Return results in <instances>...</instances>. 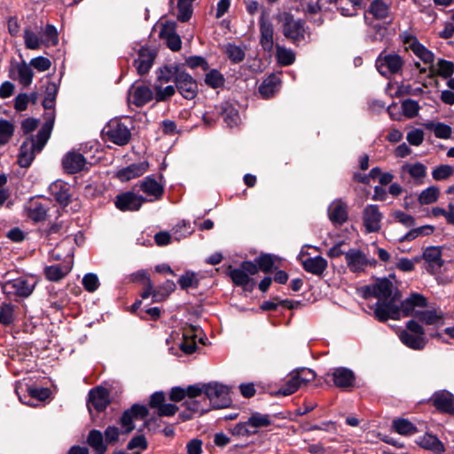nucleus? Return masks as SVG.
<instances>
[{
    "mask_svg": "<svg viewBox=\"0 0 454 454\" xmlns=\"http://www.w3.org/2000/svg\"><path fill=\"white\" fill-rule=\"evenodd\" d=\"M358 292L364 299H378L373 307V316L377 320L386 322L388 319H399V306L396 302L401 295L390 280L378 279L373 285L362 286Z\"/></svg>",
    "mask_w": 454,
    "mask_h": 454,
    "instance_id": "f257e3e1",
    "label": "nucleus"
},
{
    "mask_svg": "<svg viewBox=\"0 0 454 454\" xmlns=\"http://www.w3.org/2000/svg\"><path fill=\"white\" fill-rule=\"evenodd\" d=\"M53 118L48 120L36 136L27 137L21 145L18 162L21 168H27L48 142L53 128Z\"/></svg>",
    "mask_w": 454,
    "mask_h": 454,
    "instance_id": "f03ea898",
    "label": "nucleus"
},
{
    "mask_svg": "<svg viewBox=\"0 0 454 454\" xmlns=\"http://www.w3.org/2000/svg\"><path fill=\"white\" fill-rule=\"evenodd\" d=\"M278 20L281 23L283 35L286 38L296 44L305 40L306 27L302 20L294 19V15L284 12L278 16Z\"/></svg>",
    "mask_w": 454,
    "mask_h": 454,
    "instance_id": "7ed1b4c3",
    "label": "nucleus"
},
{
    "mask_svg": "<svg viewBox=\"0 0 454 454\" xmlns=\"http://www.w3.org/2000/svg\"><path fill=\"white\" fill-rule=\"evenodd\" d=\"M399 339L406 347L414 350H422L427 344L425 329L414 319L406 323V330L400 332Z\"/></svg>",
    "mask_w": 454,
    "mask_h": 454,
    "instance_id": "20e7f679",
    "label": "nucleus"
},
{
    "mask_svg": "<svg viewBox=\"0 0 454 454\" xmlns=\"http://www.w3.org/2000/svg\"><path fill=\"white\" fill-rule=\"evenodd\" d=\"M205 397L214 409L225 408L231 403L229 387L218 382L206 383Z\"/></svg>",
    "mask_w": 454,
    "mask_h": 454,
    "instance_id": "39448f33",
    "label": "nucleus"
},
{
    "mask_svg": "<svg viewBox=\"0 0 454 454\" xmlns=\"http://www.w3.org/2000/svg\"><path fill=\"white\" fill-rule=\"evenodd\" d=\"M404 61L396 53L381 52L376 59V67L380 74L385 77L396 74L403 69Z\"/></svg>",
    "mask_w": 454,
    "mask_h": 454,
    "instance_id": "423d86ee",
    "label": "nucleus"
},
{
    "mask_svg": "<svg viewBox=\"0 0 454 454\" xmlns=\"http://www.w3.org/2000/svg\"><path fill=\"white\" fill-rule=\"evenodd\" d=\"M104 133L109 141L118 145H127L131 138L129 128L116 119L108 122L104 129Z\"/></svg>",
    "mask_w": 454,
    "mask_h": 454,
    "instance_id": "0eeeda50",
    "label": "nucleus"
},
{
    "mask_svg": "<svg viewBox=\"0 0 454 454\" xmlns=\"http://www.w3.org/2000/svg\"><path fill=\"white\" fill-rule=\"evenodd\" d=\"M345 261L348 270L353 273H360L365 270L369 265H375L374 259H369L361 250L351 248L345 253Z\"/></svg>",
    "mask_w": 454,
    "mask_h": 454,
    "instance_id": "6e6552de",
    "label": "nucleus"
},
{
    "mask_svg": "<svg viewBox=\"0 0 454 454\" xmlns=\"http://www.w3.org/2000/svg\"><path fill=\"white\" fill-rule=\"evenodd\" d=\"M148 413L149 411L145 405L137 403L126 410L120 419L122 433L128 434L132 432L135 429L134 419H143Z\"/></svg>",
    "mask_w": 454,
    "mask_h": 454,
    "instance_id": "1a4fd4ad",
    "label": "nucleus"
},
{
    "mask_svg": "<svg viewBox=\"0 0 454 454\" xmlns=\"http://www.w3.org/2000/svg\"><path fill=\"white\" fill-rule=\"evenodd\" d=\"M427 299L423 294L412 293L398 305L399 314L402 312L404 317H413L416 318V314L427 308Z\"/></svg>",
    "mask_w": 454,
    "mask_h": 454,
    "instance_id": "9d476101",
    "label": "nucleus"
},
{
    "mask_svg": "<svg viewBox=\"0 0 454 454\" xmlns=\"http://www.w3.org/2000/svg\"><path fill=\"white\" fill-rule=\"evenodd\" d=\"M176 88L186 99H193L198 93V84L195 79L184 71L176 74L175 78Z\"/></svg>",
    "mask_w": 454,
    "mask_h": 454,
    "instance_id": "9b49d317",
    "label": "nucleus"
},
{
    "mask_svg": "<svg viewBox=\"0 0 454 454\" xmlns=\"http://www.w3.org/2000/svg\"><path fill=\"white\" fill-rule=\"evenodd\" d=\"M429 401L438 411L454 416V395L450 391L438 390Z\"/></svg>",
    "mask_w": 454,
    "mask_h": 454,
    "instance_id": "f8f14e48",
    "label": "nucleus"
},
{
    "mask_svg": "<svg viewBox=\"0 0 454 454\" xmlns=\"http://www.w3.org/2000/svg\"><path fill=\"white\" fill-rule=\"evenodd\" d=\"M383 215L377 205H367L363 210V222L366 232H378L381 228Z\"/></svg>",
    "mask_w": 454,
    "mask_h": 454,
    "instance_id": "ddd939ff",
    "label": "nucleus"
},
{
    "mask_svg": "<svg viewBox=\"0 0 454 454\" xmlns=\"http://www.w3.org/2000/svg\"><path fill=\"white\" fill-rule=\"evenodd\" d=\"M146 199L131 192H127L116 196L115 206L121 211H137Z\"/></svg>",
    "mask_w": 454,
    "mask_h": 454,
    "instance_id": "4468645a",
    "label": "nucleus"
},
{
    "mask_svg": "<svg viewBox=\"0 0 454 454\" xmlns=\"http://www.w3.org/2000/svg\"><path fill=\"white\" fill-rule=\"evenodd\" d=\"M61 163L66 173L76 174L85 168L87 160L79 152L70 151L63 156Z\"/></svg>",
    "mask_w": 454,
    "mask_h": 454,
    "instance_id": "2eb2a0df",
    "label": "nucleus"
},
{
    "mask_svg": "<svg viewBox=\"0 0 454 454\" xmlns=\"http://www.w3.org/2000/svg\"><path fill=\"white\" fill-rule=\"evenodd\" d=\"M390 8V0H372L368 8V12L376 20H383L388 25L393 21V15Z\"/></svg>",
    "mask_w": 454,
    "mask_h": 454,
    "instance_id": "dca6fc26",
    "label": "nucleus"
},
{
    "mask_svg": "<svg viewBox=\"0 0 454 454\" xmlns=\"http://www.w3.org/2000/svg\"><path fill=\"white\" fill-rule=\"evenodd\" d=\"M109 403V393L106 388L98 387L90 391L87 406L90 413L92 408L98 412L105 411Z\"/></svg>",
    "mask_w": 454,
    "mask_h": 454,
    "instance_id": "f3484780",
    "label": "nucleus"
},
{
    "mask_svg": "<svg viewBox=\"0 0 454 454\" xmlns=\"http://www.w3.org/2000/svg\"><path fill=\"white\" fill-rule=\"evenodd\" d=\"M408 175L415 184H421L427 176V167L421 162L405 163L400 168V177L405 180Z\"/></svg>",
    "mask_w": 454,
    "mask_h": 454,
    "instance_id": "a211bd4d",
    "label": "nucleus"
},
{
    "mask_svg": "<svg viewBox=\"0 0 454 454\" xmlns=\"http://www.w3.org/2000/svg\"><path fill=\"white\" fill-rule=\"evenodd\" d=\"M3 290L8 294L27 297L32 294L34 285L29 284L27 279L20 278L6 282L3 286Z\"/></svg>",
    "mask_w": 454,
    "mask_h": 454,
    "instance_id": "6ab92c4d",
    "label": "nucleus"
},
{
    "mask_svg": "<svg viewBox=\"0 0 454 454\" xmlns=\"http://www.w3.org/2000/svg\"><path fill=\"white\" fill-rule=\"evenodd\" d=\"M335 387L347 389L353 387L356 382V376L352 370L346 367H338L331 373Z\"/></svg>",
    "mask_w": 454,
    "mask_h": 454,
    "instance_id": "aec40b11",
    "label": "nucleus"
},
{
    "mask_svg": "<svg viewBox=\"0 0 454 454\" xmlns=\"http://www.w3.org/2000/svg\"><path fill=\"white\" fill-rule=\"evenodd\" d=\"M140 190L145 193L149 199L146 201H154L160 200L164 193V187L158 183L152 176L145 177L139 184Z\"/></svg>",
    "mask_w": 454,
    "mask_h": 454,
    "instance_id": "412c9836",
    "label": "nucleus"
},
{
    "mask_svg": "<svg viewBox=\"0 0 454 454\" xmlns=\"http://www.w3.org/2000/svg\"><path fill=\"white\" fill-rule=\"evenodd\" d=\"M444 316L445 314L440 309H422L416 314V321L427 325L441 326L444 325Z\"/></svg>",
    "mask_w": 454,
    "mask_h": 454,
    "instance_id": "4be33fe9",
    "label": "nucleus"
},
{
    "mask_svg": "<svg viewBox=\"0 0 454 454\" xmlns=\"http://www.w3.org/2000/svg\"><path fill=\"white\" fill-rule=\"evenodd\" d=\"M72 268V261L63 262L59 264L46 266L44 268V275L49 281L58 282L67 276Z\"/></svg>",
    "mask_w": 454,
    "mask_h": 454,
    "instance_id": "5701e85b",
    "label": "nucleus"
},
{
    "mask_svg": "<svg viewBox=\"0 0 454 454\" xmlns=\"http://www.w3.org/2000/svg\"><path fill=\"white\" fill-rule=\"evenodd\" d=\"M149 168V164L146 161H141L137 163H133L127 168L120 169L116 176L121 181H129L138 176H141L145 174Z\"/></svg>",
    "mask_w": 454,
    "mask_h": 454,
    "instance_id": "b1692460",
    "label": "nucleus"
},
{
    "mask_svg": "<svg viewBox=\"0 0 454 454\" xmlns=\"http://www.w3.org/2000/svg\"><path fill=\"white\" fill-rule=\"evenodd\" d=\"M423 258L427 263V271L432 274L436 273L442 266V251L439 247H427L423 253Z\"/></svg>",
    "mask_w": 454,
    "mask_h": 454,
    "instance_id": "393cba45",
    "label": "nucleus"
},
{
    "mask_svg": "<svg viewBox=\"0 0 454 454\" xmlns=\"http://www.w3.org/2000/svg\"><path fill=\"white\" fill-rule=\"evenodd\" d=\"M328 216L333 224L341 225L348 220L347 205L340 200L333 201L328 207Z\"/></svg>",
    "mask_w": 454,
    "mask_h": 454,
    "instance_id": "a878e982",
    "label": "nucleus"
},
{
    "mask_svg": "<svg viewBox=\"0 0 454 454\" xmlns=\"http://www.w3.org/2000/svg\"><path fill=\"white\" fill-rule=\"evenodd\" d=\"M50 192L62 206H67L71 201L70 187L62 181H56L50 185Z\"/></svg>",
    "mask_w": 454,
    "mask_h": 454,
    "instance_id": "bb28decb",
    "label": "nucleus"
},
{
    "mask_svg": "<svg viewBox=\"0 0 454 454\" xmlns=\"http://www.w3.org/2000/svg\"><path fill=\"white\" fill-rule=\"evenodd\" d=\"M301 264L307 272L317 276H321L328 265L327 261L320 255L304 259Z\"/></svg>",
    "mask_w": 454,
    "mask_h": 454,
    "instance_id": "cd10ccee",
    "label": "nucleus"
},
{
    "mask_svg": "<svg viewBox=\"0 0 454 454\" xmlns=\"http://www.w3.org/2000/svg\"><path fill=\"white\" fill-rule=\"evenodd\" d=\"M274 29L270 22L262 20L260 21V43L266 51H271L274 46Z\"/></svg>",
    "mask_w": 454,
    "mask_h": 454,
    "instance_id": "c85d7f7f",
    "label": "nucleus"
},
{
    "mask_svg": "<svg viewBox=\"0 0 454 454\" xmlns=\"http://www.w3.org/2000/svg\"><path fill=\"white\" fill-rule=\"evenodd\" d=\"M280 78L271 74L267 78H265L261 85L259 86V93L263 98H270L273 97L276 91L278 90L280 86Z\"/></svg>",
    "mask_w": 454,
    "mask_h": 454,
    "instance_id": "c756f323",
    "label": "nucleus"
},
{
    "mask_svg": "<svg viewBox=\"0 0 454 454\" xmlns=\"http://www.w3.org/2000/svg\"><path fill=\"white\" fill-rule=\"evenodd\" d=\"M229 276L234 285L242 286L245 290L252 291L254 286V281L247 275V272L239 269H230Z\"/></svg>",
    "mask_w": 454,
    "mask_h": 454,
    "instance_id": "7c9ffc66",
    "label": "nucleus"
},
{
    "mask_svg": "<svg viewBox=\"0 0 454 454\" xmlns=\"http://www.w3.org/2000/svg\"><path fill=\"white\" fill-rule=\"evenodd\" d=\"M132 89V102L137 106H143L154 98L152 89L148 86L138 85L133 86Z\"/></svg>",
    "mask_w": 454,
    "mask_h": 454,
    "instance_id": "2f4dec72",
    "label": "nucleus"
},
{
    "mask_svg": "<svg viewBox=\"0 0 454 454\" xmlns=\"http://www.w3.org/2000/svg\"><path fill=\"white\" fill-rule=\"evenodd\" d=\"M153 59L154 55L151 51L147 50H141L138 53V58L134 60V67L137 73L140 75L148 73L153 66Z\"/></svg>",
    "mask_w": 454,
    "mask_h": 454,
    "instance_id": "473e14b6",
    "label": "nucleus"
},
{
    "mask_svg": "<svg viewBox=\"0 0 454 454\" xmlns=\"http://www.w3.org/2000/svg\"><path fill=\"white\" fill-rule=\"evenodd\" d=\"M87 443L93 449L96 454H105L107 450V443L104 441L103 434L97 429L90 431Z\"/></svg>",
    "mask_w": 454,
    "mask_h": 454,
    "instance_id": "72a5a7b5",
    "label": "nucleus"
},
{
    "mask_svg": "<svg viewBox=\"0 0 454 454\" xmlns=\"http://www.w3.org/2000/svg\"><path fill=\"white\" fill-rule=\"evenodd\" d=\"M196 337L195 328L191 327L184 329L183 333V340L180 343V349L185 354L193 353L197 347Z\"/></svg>",
    "mask_w": 454,
    "mask_h": 454,
    "instance_id": "f704fd0d",
    "label": "nucleus"
},
{
    "mask_svg": "<svg viewBox=\"0 0 454 454\" xmlns=\"http://www.w3.org/2000/svg\"><path fill=\"white\" fill-rule=\"evenodd\" d=\"M417 443L426 449L432 450L436 453L444 451V446L442 442L435 436L431 434H426L417 442Z\"/></svg>",
    "mask_w": 454,
    "mask_h": 454,
    "instance_id": "c9c22d12",
    "label": "nucleus"
},
{
    "mask_svg": "<svg viewBox=\"0 0 454 454\" xmlns=\"http://www.w3.org/2000/svg\"><path fill=\"white\" fill-rule=\"evenodd\" d=\"M183 406L192 413L203 414L210 410L208 402H207V398L205 396L200 397V399H185L183 402Z\"/></svg>",
    "mask_w": 454,
    "mask_h": 454,
    "instance_id": "e433bc0d",
    "label": "nucleus"
},
{
    "mask_svg": "<svg viewBox=\"0 0 454 454\" xmlns=\"http://www.w3.org/2000/svg\"><path fill=\"white\" fill-rule=\"evenodd\" d=\"M222 116L228 127L237 126L239 121V114L238 110L230 103L226 102L222 105Z\"/></svg>",
    "mask_w": 454,
    "mask_h": 454,
    "instance_id": "4c0bfd02",
    "label": "nucleus"
},
{
    "mask_svg": "<svg viewBox=\"0 0 454 454\" xmlns=\"http://www.w3.org/2000/svg\"><path fill=\"white\" fill-rule=\"evenodd\" d=\"M160 36L166 40V43L171 51H177L181 49V38L171 27H164L160 31Z\"/></svg>",
    "mask_w": 454,
    "mask_h": 454,
    "instance_id": "58836bf2",
    "label": "nucleus"
},
{
    "mask_svg": "<svg viewBox=\"0 0 454 454\" xmlns=\"http://www.w3.org/2000/svg\"><path fill=\"white\" fill-rule=\"evenodd\" d=\"M393 429L402 435H412L418 432L417 427L406 419H396L392 423Z\"/></svg>",
    "mask_w": 454,
    "mask_h": 454,
    "instance_id": "ea45409f",
    "label": "nucleus"
},
{
    "mask_svg": "<svg viewBox=\"0 0 454 454\" xmlns=\"http://www.w3.org/2000/svg\"><path fill=\"white\" fill-rule=\"evenodd\" d=\"M176 289L173 280H166L162 285L153 290V302H160L167 299Z\"/></svg>",
    "mask_w": 454,
    "mask_h": 454,
    "instance_id": "a19ab883",
    "label": "nucleus"
},
{
    "mask_svg": "<svg viewBox=\"0 0 454 454\" xmlns=\"http://www.w3.org/2000/svg\"><path fill=\"white\" fill-rule=\"evenodd\" d=\"M427 129L434 132L438 138L448 139L451 137L452 129L450 126L442 122H428L425 124Z\"/></svg>",
    "mask_w": 454,
    "mask_h": 454,
    "instance_id": "79ce46f5",
    "label": "nucleus"
},
{
    "mask_svg": "<svg viewBox=\"0 0 454 454\" xmlns=\"http://www.w3.org/2000/svg\"><path fill=\"white\" fill-rule=\"evenodd\" d=\"M27 216L35 221L40 222L45 219L47 215V209L38 201H32L27 207Z\"/></svg>",
    "mask_w": 454,
    "mask_h": 454,
    "instance_id": "37998d69",
    "label": "nucleus"
},
{
    "mask_svg": "<svg viewBox=\"0 0 454 454\" xmlns=\"http://www.w3.org/2000/svg\"><path fill=\"white\" fill-rule=\"evenodd\" d=\"M301 386L302 385L300 382L298 376L294 371L289 374V378L286 383L278 389V394L284 396L290 395L297 391Z\"/></svg>",
    "mask_w": 454,
    "mask_h": 454,
    "instance_id": "c03bdc74",
    "label": "nucleus"
},
{
    "mask_svg": "<svg viewBox=\"0 0 454 454\" xmlns=\"http://www.w3.org/2000/svg\"><path fill=\"white\" fill-rule=\"evenodd\" d=\"M179 72L180 70L178 69L177 67L165 66L157 71V78L155 83L161 85L163 83H168L171 81L175 82L176 74Z\"/></svg>",
    "mask_w": 454,
    "mask_h": 454,
    "instance_id": "a18cd8bd",
    "label": "nucleus"
},
{
    "mask_svg": "<svg viewBox=\"0 0 454 454\" xmlns=\"http://www.w3.org/2000/svg\"><path fill=\"white\" fill-rule=\"evenodd\" d=\"M195 0H178L176 18L181 22L188 21L192 15V3Z\"/></svg>",
    "mask_w": 454,
    "mask_h": 454,
    "instance_id": "49530a36",
    "label": "nucleus"
},
{
    "mask_svg": "<svg viewBox=\"0 0 454 454\" xmlns=\"http://www.w3.org/2000/svg\"><path fill=\"white\" fill-rule=\"evenodd\" d=\"M276 58L281 66L286 67L292 65L294 62L295 54L293 51L278 44L276 46Z\"/></svg>",
    "mask_w": 454,
    "mask_h": 454,
    "instance_id": "de8ad7c7",
    "label": "nucleus"
},
{
    "mask_svg": "<svg viewBox=\"0 0 454 454\" xmlns=\"http://www.w3.org/2000/svg\"><path fill=\"white\" fill-rule=\"evenodd\" d=\"M440 195V190L436 186H430L423 190L419 197L418 200L420 205H429L437 201Z\"/></svg>",
    "mask_w": 454,
    "mask_h": 454,
    "instance_id": "09e8293b",
    "label": "nucleus"
},
{
    "mask_svg": "<svg viewBox=\"0 0 454 454\" xmlns=\"http://www.w3.org/2000/svg\"><path fill=\"white\" fill-rule=\"evenodd\" d=\"M224 82V76L217 69H210L206 74L205 83L212 89L222 88Z\"/></svg>",
    "mask_w": 454,
    "mask_h": 454,
    "instance_id": "8fccbe9b",
    "label": "nucleus"
},
{
    "mask_svg": "<svg viewBox=\"0 0 454 454\" xmlns=\"http://www.w3.org/2000/svg\"><path fill=\"white\" fill-rule=\"evenodd\" d=\"M454 176V166L441 164L432 170V177L434 181H444Z\"/></svg>",
    "mask_w": 454,
    "mask_h": 454,
    "instance_id": "3c124183",
    "label": "nucleus"
},
{
    "mask_svg": "<svg viewBox=\"0 0 454 454\" xmlns=\"http://www.w3.org/2000/svg\"><path fill=\"white\" fill-rule=\"evenodd\" d=\"M18 80L23 86H28L31 84L34 73L31 67L25 62H22L17 66Z\"/></svg>",
    "mask_w": 454,
    "mask_h": 454,
    "instance_id": "603ef678",
    "label": "nucleus"
},
{
    "mask_svg": "<svg viewBox=\"0 0 454 454\" xmlns=\"http://www.w3.org/2000/svg\"><path fill=\"white\" fill-rule=\"evenodd\" d=\"M155 95L154 98L157 102H163L169 99L176 93V86L168 85L162 87V84L155 83L153 86Z\"/></svg>",
    "mask_w": 454,
    "mask_h": 454,
    "instance_id": "864d4df0",
    "label": "nucleus"
},
{
    "mask_svg": "<svg viewBox=\"0 0 454 454\" xmlns=\"http://www.w3.org/2000/svg\"><path fill=\"white\" fill-rule=\"evenodd\" d=\"M432 215L434 217L443 216L448 224L454 226V204L449 203L447 208L435 207L432 208Z\"/></svg>",
    "mask_w": 454,
    "mask_h": 454,
    "instance_id": "5fc2aeb1",
    "label": "nucleus"
},
{
    "mask_svg": "<svg viewBox=\"0 0 454 454\" xmlns=\"http://www.w3.org/2000/svg\"><path fill=\"white\" fill-rule=\"evenodd\" d=\"M43 44L46 46H55L59 43V36L56 27L51 24H47L41 38Z\"/></svg>",
    "mask_w": 454,
    "mask_h": 454,
    "instance_id": "6e6d98bb",
    "label": "nucleus"
},
{
    "mask_svg": "<svg viewBox=\"0 0 454 454\" xmlns=\"http://www.w3.org/2000/svg\"><path fill=\"white\" fill-rule=\"evenodd\" d=\"M434 227L432 225H423L418 228H413L409 232H407L401 240L411 241L419 236L430 235L434 232Z\"/></svg>",
    "mask_w": 454,
    "mask_h": 454,
    "instance_id": "4d7b16f0",
    "label": "nucleus"
},
{
    "mask_svg": "<svg viewBox=\"0 0 454 454\" xmlns=\"http://www.w3.org/2000/svg\"><path fill=\"white\" fill-rule=\"evenodd\" d=\"M14 133V125L3 118H0V145L7 144Z\"/></svg>",
    "mask_w": 454,
    "mask_h": 454,
    "instance_id": "13d9d810",
    "label": "nucleus"
},
{
    "mask_svg": "<svg viewBox=\"0 0 454 454\" xmlns=\"http://www.w3.org/2000/svg\"><path fill=\"white\" fill-rule=\"evenodd\" d=\"M14 306L10 303H4L0 307V324L10 325L14 322Z\"/></svg>",
    "mask_w": 454,
    "mask_h": 454,
    "instance_id": "bf43d9fd",
    "label": "nucleus"
},
{
    "mask_svg": "<svg viewBox=\"0 0 454 454\" xmlns=\"http://www.w3.org/2000/svg\"><path fill=\"white\" fill-rule=\"evenodd\" d=\"M24 43L29 50H38L43 44L42 39L32 30H24Z\"/></svg>",
    "mask_w": 454,
    "mask_h": 454,
    "instance_id": "052dcab7",
    "label": "nucleus"
},
{
    "mask_svg": "<svg viewBox=\"0 0 454 454\" xmlns=\"http://www.w3.org/2000/svg\"><path fill=\"white\" fill-rule=\"evenodd\" d=\"M247 419L257 430L260 427H266L271 425V418L269 414L253 412Z\"/></svg>",
    "mask_w": 454,
    "mask_h": 454,
    "instance_id": "680f3d73",
    "label": "nucleus"
},
{
    "mask_svg": "<svg viewBox=\"0 0 454 454\" xmlns=\"http://www.w3.org/2000/svg\"><path fill=\"white\" fill-rule=\"evenodd\" d=\"M228 58L233 63H239L245 59L244 50L235 44L229 43L225 51Z\"/></svg>",
    "mask_w": 454,
    "mask_h": 454,
    "instance_id": "e2e57ef3",
    "label": "nucleus"
},
{
    "mask_svg": "<svg viewBox=\"0 0 454 454\" xmlns=\"http://www.w3.org/2000/svg\"><path fill=\"white\" fill-rule=\"evenodd\" d=\"M419 105L413 99H405L402 102V111L407 118H414L418 115Z\"/></svg>",
    "mask_w": 454,
    "mask_h": 454,
    "instance_id": "0e129e2a",
    "label": "nucleus"
},
{
    "mask_svg": "<svg viewBox=\"0 0 454 454\" xmlns=\"http://www.w3.org/2000/svg\"><path fill=\"white\" fill-rule=\"evenodd\" d=\"M255 262H257L259 269L264 273L270 272L275 265L274 256L268 254L257 257Z\"/></svg>",
    "mask_w": 454,
    "mask_h": 454,
    "instance_id": "69168bd1",
    "label": "nucleus"
},
{
    "mask_svg": "<svg viewBox=\"0 0 454 454\" xmlns=\"http://www.w3.org/2000/svg\"><path fill=\"white\" fill-rule=\"evenodd\" d=\"M400 40L403 44L406 47V49H410L414 51L417 48V45H420L421 43L418 41L417 37L408 31H403L399 35Z\"/></svg>",
    "mask_w": 454,
    "mask_h": 454,
    "instance_id": "338daca9",
    "label": "nucleus"
},
{
    "mask_svg": "<svg viewBox=\"0 0 454 454\" xmlns=\"http://www.w3.org/2000/svg\"><path fill=\"white\" fill-rule=\"evenodd\" d=\"M205 392L206 383L190 385L185 388L186 399L200 398Z\"/></svg>",
    "mask_w": 454,
    "mask_h": 454,
    "instance_id": "774afa93",
    "label": "nucleus"
}]
</instances>
